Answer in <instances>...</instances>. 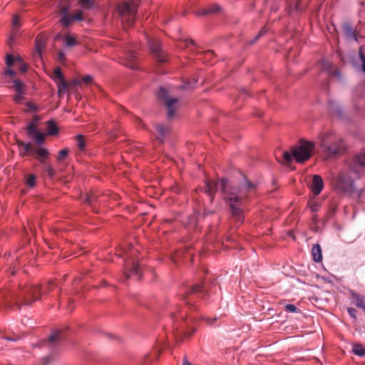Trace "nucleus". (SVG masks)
Wrapping results in <instances>:
<instances>
[{
    "label": "nucleus",
    "mask_w": 365,
    "mask_h": 365,
    "mask_svg": "<svg viewBox=\"0 0 365 365\" xmlns=\"http://www.w3.org/2000/svg\"><path fill=\"white\" fill-rule=\"evenodd\" d=\"M217 187L220 188L224 197L230 205L232 218L237 225L242 224L244 219L242 206L249 199L250 196L255 193L256 185L246 178H244L243 181L237 187H230L228 181L225 178H222L218 182L207 180L205 181L204 192L210 197L211 201L214 199Z\"/></svg>",
    "instance_id": "nucleus-1"
},
{
    "label": "nucleus",
    "mask_w": 365,
    "mask_h": 365,
    "mask_svg": "<svg viewBox=\"0 0 365 365\" xmlns=\"http://www.w3.org/2000/svg\"><path fill=\"white\" fill-rule=\"evenodd\" d=\"M52 78L58 86V91H63L66 89H93V87L98 88V86L90 75L78 76L66 81L61 68L58 67L53 70Z\"/></svg>",
    "instance_id": "nucleus-2"
},
{
    "label": "nucleus",
    "mask_w": 365,
    "mask_h": 365,
    "mask_svg": "<svg viewBox=\"0 0 365 365\" xmlns=\"http://www.w3.org/2000/svg\"><path fill=\"white\" fill-rule=\"evenodd\" d=\"M41 291L39 284L29 285L22 287L18 294H14L6 299V306L21 309L23 307H29L38 300L41 299Z\"/></svg>",
    "instance_id": "nucleus-3"
},
{
    "label": "nucleus",
    "mask_w": 365,
    "mask_h": 365,
    "mask_svg": "<svg viewBox=\"0 0 365 365\" xmlns=\"http://www.w3.org/2000/svg\"><path fill=\"white\" fill-rule=\"evenodd\" d=\"M314 148V143L302 140L297 147L291 148V152L283 153L284 163L286 165L289 164L293 157L297 163H303L310 158Z\"/></svg>",
    "instance_id": "nucleus-4"
},
{
    "label": "nucleus",
    "mask_w": 365,
    "mask_h": 365,
    "mask_svg": "<svg viewBox=\"0 0 365 365\" xmlns=\"http://www.w3.org/2000/svg\"><path fill=\"white\" fill-rule=\"evenodd\" d=\"M330 136L329 133H324L321 137V146L324 148V153L327 157H333L341 154L346 148L342 139L335 138L330 145H327V139Z\"/></svg>",
    "instance_id": "nucleus-5"
},
{
    "label": "nucleus",
    "mask_w": 365,
    "mask_h": 365,
    "mask_svg": "<svg viewBox=\"0 0 365 365\" xmlns=\"http://www.w3.org/2000/svg\"><path fill=\"white\" fill-rule=\"evenodd\" d=\"M158 101L166 108L169 120L174 118L176 110L180 108L178 98L172 97L169 93H158Z\"/></svg>",
    "instance_id": "nucleus-6"
},
{
    "label": "nucleus",
    "mask_w": 365,
    "mask_h": 365,
    "mask_svg": "<svg viewBox=\"0 0 365 365\" xmlns=\"http://www.w3.org/2000/svg\"><path fill=\"white\" fill-rule=\"evenodd\" d=\"M148 45L153 57L157 62L158 66L160 64L166 63L168 61L167 53L162 48L160 41L155 38H149Z\"/></svg>",
    "instance_id": "nucleus-7"
},
{
    "label": "nucleus",
    "mask_w": 365,
    "mask_h": 365,
    "mask_svg": "<svg viewBox=\"0 0 365 365\" xmlns=\"http://www.w3.org/2000/svg\"><path fill=\"white\" fill-rule=\"evenodd\" d=\"M209 290L206 286L201 284L190 286L186 288L184 293L182 294V299L186 301L187 304L191 302L192 297L197 296L199 298L206 299Z\"/></svg>",
    "instance_id": "nucleus-8"
},
{
    "label": "nucleus",
    "mask_w": 365,
    "mask_h": 365,
    "mask_svg": "<svg viewBox=\"0 0 365 365\" xmlns=\"http://www.w3.org/2000/svg\"><path fill=\"white\" fill-rule=\"evenodd\" d=\"M119 11L122 16V21H126L129 26H131L135 21V14L137 11V3L133 1L131 3L124 1L119 6Z\"/></svg>",
    "instance_id": "nucleus-9"
},
{
    "label": "nucleus",
    "mask_w": 365,
    "mask_h": 365,
    "mask_svg": "<svg viewBox=\"0 0 365 365\" xmlns=\"http://www.w3.org/2000/svg\"><path fill=\"white\" fill-rule=\"evenodd\" d=\"M334 188L339 192L351 193L354 191V182L347 173H341L336 178Z\"/></svg>",
    "instance_id": "nucleus-10"
},
{
    "label": "nucleus",
    "mask_w": 365,
    "mask_h": 365,
    "mask_svg": "<svg viewBox=\"0 0 365 365\" xmlns=\"http://www.w3.org/2000/svg\"><path fill=\"white\" fill-rule=\"evenodd\" d=\"M196 88H197V79H195V78H194L192 81L184 82L180 86H170V85L161 86L159 87V88L157 91L164 92V91H170L171 90H175V89L194 90Z\"/></svg>",
    "instance_id": "nucleus-11"
},
{
    "label": "nucleus",
    "mask_w": 365,
    "mask_h": 365,
    "mask_svg": "<svg viewBox=\"0 0 365 365\" xmlns=\"http://www.w3.org/2000/svg\"><path fill=\"white\" fill-rule=\"evenodd\" d=\"M4 76L6 78H10L12 80L13 87L16 88V91H21L24 88V84L19 80L15 78L16 73L10 68H7L4 71Z\"/></svg>",
    "instance_id": "nucleus-12"
},
{
    "label": "nucleus",
    "mask_w": 365,
    "mask_h": 365,
    "mask_svg": "<svg viewBox=\"0 0 365 365\" xmlns=\"http://www.w3.org/2000/svg\"><path fill=\"white\" fill-rule=\"evenodd\" d=\"M324 187V182L321 176L314 175L313 176L312 182L311 185V190L313 194L316 196L318 195Z\"/></svg>",
    "instance_id": "nucleus-13"
},
{
    "label": "nucleus",
    "mask_w": 365,
    "mask_h": 365,
    "mask_svg": "<svg viewBox=\"0 0 365 365\" xmlns=\"http://www.w3.org/2000/svg\"><path fill=\"white\" fill-rule=\"evenodd\" d=\"M46 46V41L43 36L38 35L36 38L35 53L34 55L39 58H42V53Z\"/></svg>",
    "instance_id": "nucleus-14"
},
{
    "label": "nucleus",
    "mask_w": 365,
    "mask_h": 365,
    "mask_svg": "<svg viewBox=\"0 0 365 365\" xmlns=\"http://www.w3.org/2000/svg\"><path fill=\"white\" fill-rule=\"evenodd\" d=\"M351 299L355 305L363 309L365 312V296L361 295L354 291L350 292Z\"/></svg>",
    "instance_id": "nucleus-15"
},
{
    "label": "nucleus",
    "mask_w": 365,
    "mask_h": 365,
    "mask_svg": "<svg viewBox=\"0 0 365 365\" xmlns=\"http://www.w3.org/2000/svg\"><path fill=\"white\" fill-rule=\"evenodd\" d=\"M125 66L132 68H138V64L137 61V56L134 51H129L126 56Z\"/></svg>",
    "instance_id": "nucleus-16"
},
{
    "label": "nucleus",
    "mask_w": 365,
    "mask_h": 365,
    "mask_svg": "<svg viewBox=\"0 0 365 365\" xmlns=\"http://www.w3.org/2000/svg\"><path fill=\"white\" fill-rule=\"evenodd\" d=\"M155 128L157 131V139L160 142H163L165 137L170 133V128L168 126H165L162 124H157L155 125Z\"/></svg>",
    "instance_id": "nucleus-17"
},
{
    "label": "nucleus",
    "mask_w": 365,
    "mask_h": 365,
    "mask_svg": "<svg viewBox=\"0 0 365 365\" xmlns=\"http://www.w3.org/2000/svg\"><path fill=\"white\" fill-rule=\"evenodd\" d=\"M322 68L324 71L329 73V74L336 76H340V72L338 69L333 68V65L328 61H323L322 62Z\"/></svg>",
    "instance_id": "nucleus-18"
},
{
    "label": "nucleus",
    "mask_w": 365,
    "mask_h": 365,
    "mask_svg": "<svg viewBox=\"0 0 365 365\" xmlns=\"http://www.w3.org/2000/svg\"><path fill=\"white\" fill-rule=\"evenodd\" d=\"M69 6H62L60 8V11L63 14L61 22L63 26H68L71 24V17L68 15Z\"/></svg>",
    "instance_id": "nucleus-19"
},
{
    "label": "nucleus",
    "mask_w": 365,
    "mask_h": 365,
    "mask_svg": "<svg viewBox=\"0 0 365 365\" xmlns=\"http://www.w3.org/2000/svg\"><path fill=\"white\" fill-rule=\"evenodd\" d=\"M63 332L61 330L54 331L48 338V344L51 347H54L62 339Z\"/></svg>",
    "instance_id": "nucleus-20"
},
{
    "label": "nucleus",
    "mask_w": 365,
    "mask_h": 365,
    "mask_svg": "<svg viewBox=\"0 0 365 365\" xmlns=\"http://www.w3.org/2000/svg\"><path fill=\"white\" fill-rule=\"evenodd\" d=\"M342 30L344 35L349 38L354 40H357L356 34L355 30L352 28V26L347 23H345L342 26Z\"/></svg>",
    "instance_id": "nucleus-21"
},
{
    "label": "nucleus",
    "mask_w": 365,
    "mask_h": 365,
    "mask_svg": "<svg viewBox=\"0 0 365 365\" xmlns=\"http://www.w3.org/2000/svg\"><path fill=\"white\" fill-rule=\"evenodd\" d=\"M33 153H36L37 155L38 160L42 165L47 163L46 161V159L48 155V151L47 149L43 148L38 149L34 148Z\"/></svg>",
    "instance_id": "nucleus-22"
},
{
    "label": "nucleus",
    "mask_w": 365,
    "mask_h": 365,
    "mask_svg": "<svg viewBox=\"0 0 365 365\" xmlns=\"http://www.w3.org/2000/svg\"><path fill=\"white\" fill-rule=\"evenodd\" d=\"M19 26H20L19 18L18 17V16L15 15L13 17V29H12V31H11L12 34H11V36L9 38V40L8 41V44L10 46H11L12 41L15 38L14 35L17 33L18 28L19 27Z\"/></svg>",
    "instance_id": "nucleus-23"
},
{
    "label": "nucleus",
    "mask_w": 365,
    "mask_h": 365,
    "mask_svg": "<svg viewBox=\"0 0 365 365\" xmlns=\"http://www.w3.org/2000/svg\"><path fill=\"white\" fill-rule=\"evenodd\" d=\"M313 259L317 262H321L322 259V249L319 244L314 245L312 249Z\"/></svg>",
    "instance_id": "nucleus-24"
},
{
    "label": "nucleus",
    "mask_w": 365,
    "mask_h": 365,
    "mask_svg": "<svg viewBox=\"0 0 365 365\" xmlns=\"http://www.w3.org/2000/svg\"><path fill=\"white\" fill-rule=\"evenodd\" d=\"M218 11H220V6L217 4H215V5H212L210 6H209L207 9H204L202 10L198 11L196 13V15L197 16H204V15H207V14H215Z\"/></svg>",
    "instance_id": "nucleus-25"
},
{
    "label": "nucleus",
    "mask_w": 365,
    "mask_h": 365,
    "mask_svg": "<svg viewBox=\"0 0 365 365\" xmlns=\"http://www.w3.org/2000/svg\"><path fill=\"white\" fill-rule=\"evenodd\" d=\"M47 135H56L58 133V128L53 120H50L46 123Z\"/></svg>",
    "instance_id": "nucleus-26"
},
{
    "label": "nucleus",
    "mask_w": 365,
    "mask_h": 365,
    "mask_svg": "<svg viewBox=\"0 0 365 365\" xmlns=\"http://www.w3.org/2000/svg\"><path fill=\"white\" fill-rule=\"evenodd\" d=\"M358 167L365 168V152L358 155L354 160L353 169Z\"/></svg>",
    "instance_id": "nucleus-27"
},
{
    "label": "nucleus",
    "mask_w": 365,
    "mask_h": 365,
    "mask_svg": "<svg viewBox=\"0 0 365 365\" xmlns=\"http://www.w3.org/2000/svg\"><path fill=\"white\" fill-rule=\"evenodd\" d=\"M202 58H201L203 62L208 65H212V58L215 56V53L212 51L208 50L202 53Z\"/></svg>",
    "instance_id": "nucleus-28"
},
{
    "label": "nucleus",
    "mask_w": 365,
    "mask_h": 365,
    "mask_svg": "<svg viewBox=\"0 0 365 365\" xmlns=\"http://www.w3.org/2000/svg\"><path fill=\"white\" fill-rule=\"evenodd\" d=\"M29 136L32 138L36 142L40 144L44 141L46 134L36 130L34 133H31Z\"/></svg>",
    "instance_id": "nucleus-29"
},
{
    "label": "nucleus",
    "mask_w": 365,
    "mask_h": 365,
    "mask_svg": "<svg viewBox=\"0 0 365 365\" xmlns=\"http://www.w3.org/2000/svg\"><path fill=\"white\" fill-rule=\"evenodd\" d=\"M129 272H130V274L125 273L126 278H128L130 277V275H137V276L140 275L141 270L137 263L133 262L132 266L129 269Z\"/></svg>",
    "instance_id": "nucleus-30"
},
{
    "label": "nucleus",
    "mask_w": 365,
    "mask_h": 365,
    "mask_svg": "<svg viewBox=\"0 0 365 365\" xmlns=\"http://www.w3.org/2000/svg\"><path fill=\"white\" fill-rule=\"evenodd\" d=\"M76 145L80 151H83L86 148V140L82 135H78L76 137Z\"/></svg>",
    "instance_id": "nucleus-31"
},
{
    "label": "nucleus",
    "mask_w": 365,
    "mask_h": 365,
    "mask_svg": "<svg viewBox=\"0 0 365 365\" xmlns=\"http://www.w3.org/2000/svg\"><path fill=\"white\" fill-rule=\"evenodd\" d=\"M16 145L19 148H24V150H26V151H34V147L33 146V145L31 143H25L21 140H16Z\"/></svg>",
    "instance_id": "nucleus-32"
},
{
    "label": "nucleus",
    "mask_w": 365,
    "mask_h": 365,
    "mask_svg": "<svg viewBox=\"0 0 365 365\" xmlns=\"http://www.w3.org/2000/svg\"><path fill=\"white\" fill-rule=\"evenodd\" d=\"M353 352L356 355L364 356L365 355V348L361 344H354L353 346Z\"/></svg>",
    "instance_id": "nucleus-33"
},
{
    "label": "nucleus",
    "mask_w": 365,
    "mask_h": 365,
    "mask_svg": "<svg viewBox=\"0 0 365 365\" xmlns=\"http://www.w3.org/2000/svg\"><path fill=\"white\" fill-rule=\"evenodd\" d=\"M329 107H330L331 111L333 113H334L339 116H341V115L342 113V110L339 105H338L337 103H336L334 102L330 101Z\"/></svg>",
    "instance_id": "nucleus-34"
},
{
    "label": "nucleus",
    "mask_w": 365,
    "mask_h": 365,
    "mask_svg": "<svg viewBox=\"0 0 365 365\" xmlns=\"http://www.w3.org/2000/svg\"><path fill=\"white\" fill-rule=\"evenodd\" d=\"M97 195L93 194V193H86L83 199L85 202L88 203V205H92L96 200H97Z\"/></svg>",
    "instance_id": "nucleus-35"
},
{
    "label": "nucleus",
    "mask_w": 365,
    "mask_h": 365,
    "mask_svg": "<svg viewBox=\"0 0 365 365\" xmlns=\"http://www.w3.org/2000/svg\"><path fill=\"white\" fill-rule=\"evenodd\" d=\"M81 6L84 9H89L93 5V0H78Z\"/></svg>",
    "instance_id": "nucleus-36"
},
{
    "label": "nucleus",
    "mask_w": 365,
    "mask_h": 365,
    "mask_svg": "<svg viewBox=\"0 0 365 365\" xmlns=\"http://www.w3.org/2000/svg\"><path fill=\"white\" fill-rule=\"evenodd\" d=\"M43 165H44L45 172L46 173L48 176H49L50 178L53 177L56 174V172H55V170L53 168V167L48 163H46Z\"/></svg>",
    "instance_id": "nucleus-37"
},
{
    "label": "nucleus",
    "mask_w": 365,
    "mask_h": 365,
    "mask_svg": "<svg viewBox=\"0 0 365 365\" xmlns=\"http://www.w3.org/2000/svg\"><path fill=\"white\" fill-rule=\"evenodd\" d=\"M26 108L25 111L26 112H34L37 111L38 110L37 106L32 101H28L26 103Z\"/></svg>",
    "instance_id": "nucleus-38"
},
{
    "label": "nucleus",
    "mask_w": 365,
    "mask_h": 365,
    "mask_svg": "<svg viewBox=\"0 0 365 365\" xmlns=\"http://www.w3.org/2000/svg\"><path fill=\"white\" fill-rule=\"evenodd\" d=\"M68 154V149L63 148V149L61 150L58 152V154L57 156L58 162L61 163V161H63V160L67 157Z\"/></svg>",
    "instance_id": "nucleus-39"
},
{
    "label": "nucleus",
    "mask_w": 365,
    "mask_h": 365,
    "mask_svg": "<svg viewBox=\"0 0 365 365\" xmlns=\"http://www.w3.org/2000/svg\"><path fill=\"white\" fill-rule=\"evenodd\" d=\"M65 43L67 46H73L76 43V38L70 35L65 36Z\"/></svg>",
    "instance_id": "nucleus-40"
},
{
    "label": "nucleus",
    "mask_w": 365,
    "mask_h": 365,
    "mask_svg": "<svg viewBox=\"0 0 365 365\" xmlns=\"http://www.w3.org/2000/svg\"><path fill=\"white\" fill-rule=\"evenodd\" d=\"M289 9L292 11H295L297 12L300 11L302 10V8L300 6V2L299 1H297L295 3L293 4V8H292V4L290 2H288Z\"/></svg>",
    "instance_id": "nucleus-41"
},
{
    "label": "nucleus",
    "mask_w": 365,
    "mask_h": 365,
    "mask_svg": "<svg viewBox=\"0 0 365 365\" xmlns=\"http://www.w3.org/2000/svg\"><path fill=\"white\" fill-rule=\"evenodd\" d=\"M71 17V23L73 21H82L83 13L81 11H78L75 14L70 16Z\"/></svg>",
    "instance_id": "nucleus-42"
},
{
    "label": "nucleus",
    "mask_w": 365,
    "mask_h": 365,
    "mask_svg": "<svg viewBox=\"0 0 365 365\" xmlns=\"http://www.w3.org/2000/svg\"><path fill=\"white\" fill-rule=\"evenodd\" d=\"M267 31V29L264 26L263 28L261 29V30L259 31V34H257V36L252 40L250 42V44H253L254 43H255L261 36H262L263 35H264Z\"/></svg>",
    "instance_id": "nucleus-43"
},
{
    "label": "nucleus",
    "mask_w": 365,
    "mask_h": 365,
    "mask_svg": "<svg viewBox=\"0 0 365 365\" xmlns=\"http://www.w3.org/2000/svg\"><path fill=\"white\" fill-rule=\"evenodd\" d=\"M36 176L34 175H29L26 178V184L30 187H34L36 183Z\"/></svg>",
    "instance_id": "nucleus-44"
},
{
    "label": "nucleus",
    "mask_w": 365,
    "mask_h": 365,
    "mask_svg": "<svg viewBox=\"0 0 365 365\" xmlns=\"http://www.w3.org/2000/svg\"><path fill=\"white\" fill-rule=\"evenodd\" d=\"M36 125H35L34 123H30L27 127H26V132L28 135H31V133H34L36 129Z\"/></svg>",
    "instance_id": "nucleus-45"
},
{
    "label": "nucleus",
    "mask_w": 365,
    "mask_h": 365,
    "mask_svg": "<svg viewBox=\"0 0 365 365\" xmlns=\"http://www.w3.org/2000/svg\"><path fill=\"white\" fill-rule=\"evenodd\" d=\"M197 217L195 215L190 216L188 217L187 226L191 228H195L196 227Z\"/></svg>",
    "instance_id": "nucleus-46"
},
{
    "label": "nucleus",
    "mask_w": 365,
    "mask_h": 365,
    "mask_svg": "<svg viewBox=\"0 0 365 365\" xmlns=\"http://www.w3.org/2000/svg\"><path fill=\"white\" fill-rule=\"evenodd\" d=\"M309 206L313 212H316L319 210L320 205L319 202H309Z\"/></svg>",
    "instance_id": "nucleus-47"
},
{
    "label": "nucleus",
    "mask_w": 365,
    "mask_h": 365,
    "mask_svg": "<svg viewBox=\"0 0 365 365\" xmlns=\"http://www.w3.org/2000/svg\"><path fill=\"white\" fill-rule=\"evenodd\" d=\"M359 58L362 63L361 64V71L365 73V55L362 53V49L360 48L359 49Z\"/></svg>",
    "instance_id": "nucleus-48"
},
{
    "label": "nucleus",
    "mask_w": 365,
    "mask_h": 365,
    "mask_svg": "<svg viewBox=\"0 0 365 365\" xmlns=\"http://www.w3.org/2000/svg\"><path fill=\"white\" fill-rule=\"evenodd\" d=\"M285 309L289 312H297L298 310L295 305L291 304H287L285 306Z\"/></svg>",
    "instance_id": "nucleus-49"
},
{
    "label": "nucleus",
    "mask_w": 365,
    "mask_h": 365,
    "mask_svg": "<svg viewBox=\"0 0 365 365\" xmlns=\"http://www.w3.org/2000/svg\"><path fill=\"white\" fill-rule=\"evenodd\" d=\"M14 58L13 56L9 54L6 56V65L10 67L14 63Z\"/></svg>",
    "instance_id": "nucleus-50"
},
{
    "label": "nucleus",
    "mask_w": 365,
    "mask_h": 365,
    "mask_svg": "<svg viewBox=\"0 0 365 365\" xmlns=\"http://www.w3.org/2000/svg\"><path fill=\"white\" fill-rule=\"evenodd\" d=\"M125 254L128 257H133L135 254L133 252V247H131L130 245H129V247H128V250H125Z\"/></svg>",
    "instance_id": "nucleus-51"
},
{
    "label": "nucleus",
    "mask_w": 365,
    "mask_h": 365,
    "mask_svg": "<svg viewBox=\"0 0 365 365\" xmlns=\"http://www.w3.org/2000/svg\"><path fill=\"white\" fill-rule=\"evenodd\" d=\"M347 312L352 318L356 319V310L355 309L349 307L347 309Z\"/></svg>",
    "instance_id": "nucleus-52"
},
{
    "label": "nucleus",
    "mask_w": 365,
    "mask_h": 365,
    "mask_svg": "<svg viewBox=\"0 0 365 365\" xmlns=\"http://www.w3.org/2000/svg\"><path fill=\"white\" fill-rule=\"evenodd\" d=\"M24 93H17V94H16L14 96V100L17 103H20L21 101H23L24 99Z\"/></svg>",
    "instance_id": "nucleus-53"
},
{
    "label": "nucleus",
    "mask_w": 365,
    "mask_h": 365,
    "mask_svg": "<svg viewBox=\"0 0 365 365\" xmlns=\"http://www.w3.org/2000/svg\"><path fill=\"white\" fill-rule=\"evenodd\" d=\"M58 58L61 62H63L66 59L65 53L63 51H60L58 53Z\"/></svg>",
    "instance_id": "nucleus-54"
},
{
    "label": "nucleus",
    "mask_w": 365,
    "mask_h": 365,
    "mask_svg": "<svg viewBox=\"0 0 365 365\" xmlns=\"http://www.w3.org/2000/svg\"><path fill=\"white\" fill-rule=\"evenodd\" d=\"M182 255V252L181 251H178L175 255L174 256L172 257V260L173 261L174 263H175L177 262V259L178 257H180Z\"/></svg>",
    "instance_id": "nucleus-55"
},
{
    "label": "nucleus",
    "mask_w": 365,
    "mask_h": 365,
    "mask_svg": "<svg viewBox=\"0 0 365 365\" xmlns=\"http://www.w3.org/2000/svg\"><path fill=\"white\" fill-rule=\"evenodd\" d=\"M29 154H33V151H26V150H24V148H23V150H20V155L21 156H26Z\"/></svg>",
    "instance_id": "nucleus-56"
},
{
    "label": "nucleus",
    "mask_w": 365,
    "mask_h": 365,
    "mask_svg": "<svg viewBox=\"0 0 365 365\" xmlns=\"http://www.w3.org/2000/svg\"><path fill=\"white\" fill-rule=\"evenodd\" d=\"M39 120H40V117L38 115H34L32 119V121L31 123H34L35 125H37V123H38Z\"/></svg>",
    "instance_id": "nucleus-57"
},
{
    "label": "nucleus",
    "mask_w": 365,
    "mask_h": 365,
    "mask_svg": "<svg viewBox=\"0 0 365 365\" xmlns=\"http://www.w3.org/2000/svg\"><path fill=\"white\" fill-rule=\"evenodd\" d=\"M20 70L22 73H25L26 71V66L24 64H22L20 67Z\"/></svg>",
    "instance_id": "nucleus-58"
},
{
    "label": "nucleus",
    "mask_w": 365,
    "mask_h": 365,
    "mask_svg": "<svg viewBox=\"0 0 365 365\" xmlns=\"http://www.w3.org/2000/svg\"><path fill=\"white\" fill-rule=\"evenodd\" d=\"M208 320H209V322H210V324L211 325H212V322H214L215 321H216V320H217V319H216V318H214V319H209Z\"/></svg>",
    "instance_id": "nucleus-59"
},
{
    "label": "nucleus",
    "mask_w": 365,
    "mask_h": 365,
    "mask_svg": "<svg viewBox=\"0 0 365 365\" xmlns=\"http://www.w3.org/2000/svg\"><path fill=\"white\" fill-rule=\"evenodd\" d=\"M73 93L75 94V98H76V99H78V98H81V96L79 95V93Z\"/></svg>",
    "instance_id": "nucleus-60"
},
{
    "label": "nucleus",
    "mask_w": 365,
    "mask_h": 365,
    "mask_svg": "<svg viewBox=\"0 0 365 365\" xmlns=\"http://www.w3.org/2000/svg\"><path fill=\"white\" fill-rule=\"evenodd\" d=\"M189 43L191 44H194V41L192 39H190Z\"/></svg>",
    "instance_id": "nucleus-61"
},
{
    "label": "nucleus",
    "mask_w": 365,
    "mask_h": 365,
    "mask_svg": "<svg viewBox=\"0 0 365 365\" xmlns=\"http://www.w3.org/2000/svg\"><path fill=\"white\" fill-rule=\"evenodd\" d=\"M155 73H156L157 74H160V73H161L162 72H161V71H158V69H156V70H155Z\"/></svg>",
    "instance_id": "nucleus-62"
},
{
    "label": "nucleus",
    "mask_w": 365,
    "mask_h": 365,
    "mask_svg": "<svg viewBox=\"0 0 365 365\" xmlns=\"http://www.w3.org/2000/svg\"><path fill=\"white\" fill-rule=\"evenodd\" d=\"M16 60L17 61L21 62V59L20 58H16Z\"/></svg>",
    "instance_id": "nucleus-63"
},
{
    "label": "nucleus",
    "mask_w": 365,
    "mask_h": 365,
    "mask_svg": "<svg viewBox=\"0 0 365 365\" xmlns=\"http://www.w3.org/2000/svg\"><path fill=\"white\" fill-rule=\"evenodd\" d=\"M316 217H317V216H316V215H314V216L313 217V219L315 220Z\"/></svg>",
    "instance_id": "nucleus-64"
}]
</instances>
